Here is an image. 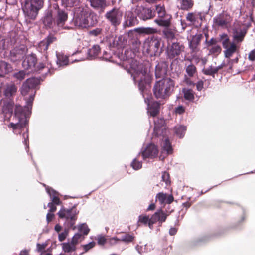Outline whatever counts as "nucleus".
I'll use <instances>...</instances> for the list:
<instances>
[{
  "label": "nucleus",
  "mask_w": 255,
  "mask_h": 255,
  "mask_svg": "<svg viewBox=\"0 0 255 255\" xmlns=\"http://www.w3.org/2000/svg\"><path fill=\"white\" fill-rule=\"evenodd\" d=\"M193 6L192 0H181L180 2V8L184 10H188Z\"/></svg>",
  "instance_id": "72a5a7b5"
},
{
  "label": "nucleus",
  "mask_w": 255,
  "mask_h": 255,
  "mask_svg": "<svg viewBox=\"0 0 255 255\" xmlns=\"http://www.w3.org/2000/svg\"><path fill=\"white\" fill-rule=\"evenodd\" d=\"M105 17L112 25L116 26L120 23L122 17V13L118 9L114 8L107 12Z\"/></svg>",
  "instance_id": "2eb2a0df"
},
{
  "label": "nucleus",
  "mask_w": 255,
  "mask_h": 255,
  "mask_svg": "<svg viewBox=\"0 0 255 255\" xmlns=\"http://www.w3.org/2000/svg\"><path fill=\"white\" fill-rule=\"evenodd\" d=\"M174 81L169 78H163L156 82L153 87V94L157 99H165L174 90Z\"/></svg>",
  "instance_id": "20e7f679"
},
{
  "label": "nucleus",
  "mask_w": 255,
  "mask_h": 255,
  "mask_svg": "<svg viewBox=\"0 0 255 255\" xmlns=\"http://www.w3.org/2000/svg\"><path fill=\"white\" fill-rule=\"evenodd\" d=\"M161 146L162 154L168 155L172 153L173 149L171 144L167 138H165V139H162Z\"/></svg>",
  "instance_id": "393cba45"
},
{
  "label": "nucleus",
  "mask_w": 255,
  "mask_h": 255,
  "mask_svg": "<svg viewBox=\"0 0 255 255\" xmlns=\"http://www.w3.org/2000/svg\"><path fill=\"white\" fill-rule=\"evenodd\" d=\"M151 220V217L149 218L148 216L141 215L138 217V223H142L145 225L148 224V226L149 227ZM138 226H139V224H138Z\"/></svg>",
  "instance_id": "58836bf2"
},
{
  "label": "nucleus",
  "mask_w": 255,
  "mask_h": 255,
  "mask_svg": "<svg viewBox=\"0 0 255 255\" xmlns=\"http://www.w3.org/2000/svg\"><path fill=\"white\" fill-rule=\"evenodd\" d=\"M175 133L179 138H182L186 131V127L183 125H178L174 128Z\"/></svg>",
  "instance_id": "473e14b6"
},
{
  "label": "nucleus",
  "mask_w": 255,
  "mask_h": 255,
  "mask_svg": "<svg viewBox=\"0 0 255 255\" xmlns=\"http://www.w3.org/2000/svg\"><path fill=\"white\" fill-rule=\"evenodd\" d=\"M185 107L181 105L177 106L174 110L175 114L179 115L183 114L185 112Z\"/></svg>",
  "instance_id": "3c124183"
},
{
  "label": "nucleus",
  "mask_w": 255,
  "mask_h": 255,
  "mask_svg": "<svg viewBox=\"0 0 255 255\" xmlns=\"http://www.w3.org/2000/svg\"><path fill=\"white\" fill-rule=\"evenodd\" d=\"M62 249L64 252L70 253L76 249L75 245L72 242L63 243L61 244Z\"/></svg>",
  "instance_id": "f704fd0d"
},
{
  "label": "nucleus",
  "mask_w": 255,
  "mask_h": 255,
  "mask_svg": "<svg viewBox=\"0 0 255 255\" xmlns=\"http://www.w3.org/2000/svg\"><path fill=\"white\" fill-rule=\"evenodd\" d=\"M78 212L76 209L72 208L69 209H61L58 213L60 218H65L66 221L69 224L70 227H72L77 220V214Z\"/></svg>",
  "instance_id": "9d476101"
},
{
  "label": "nucleus",
  "mask_w": 255,
  "mask_h": 255,
  "mask_svg": "<svg viewBox=\"0 0 255 255\" xmlns=\"http://www.w3.org/2000/svg\"><path fill=\"white\" fill-rule=\"evenodd\" d=\"M138 16L143 20L152 18L155 16V12L151 8L138 7L135 11Z\"/></svg>",
  "instance_id": "dca6fc26"
},
{
  "label": "nucleus",
  "mask_w": 255,
  "mask_h": 255,
  "mask_svg": "<svg viewBox=\"0 0 255 255\" xmlns=\"http://www.w3.org/2000/svg\"><path fill=\"white\" fill-rule=\"evenodd\" d=\"M146 245L143 246L137 245L135 247L136 251L140 254H142L144 253H145L147 250L146 249Z\"/></svg>",
  "instance_id": "603ef678"
},
{
  "label": "nucleus",
  "mask_w": 255,
  "mask_h": 255,
  "mask_svg": "<svg viewBox=\"0 0 255 255\" xmlns=\"http://www.w3.org/2000/svg\"><path fill=\"white\" fill-rule=\"evenodd\" d=\"M56 57L57 59V64L59 67L66 66L68 64V59L66 55L57 52Z\"/></svg>",
  "instance_id": "c85d7f7f"
},
{
  "label": "nucleus",
  "mask_w": 255,
  "mask_h": 255,
  "mask_svg": "<svg viewBox=\"0 0 255 255\" xmlns=\"http://www.w3.org/2000/svg\"><path fill=\"white\" fill-rule=\"evenodd\" d=\"M184 82L188 86H194L195 85L194 83L186 75H185Z\"/></svg>",
  "instance_id": "bf43d9fd"
},
{
  "label": "nucleus",
  "mask_w": 255,
  "mask_h": 255,
  "mask_svg": "<svg viewBox=\"0 0 255 255\" xmlns=\"http://www.w3.org/2000/svg\"><path fill=\"white\" fill-rule=\"evenodd\" d=\"M217 40L215 39L212 38L207 42V45L208 47H211L214 45H217Z\"/></svg>",
  "instance_id": "69168bd1"
},
{
  "label": "nucleus",
  "mask_w": 255,
  "mask_h": 255,
  "mask_svg": "<svg viewBox=\"0 0 255 255\" xmlns=\"http://www.w3.org/2000/svg\"><path fill=\"white\" fill-rule=\"evenodd\" d=\"M184 46L178 42H174L169 45L167 49V56L170 59L175 58L180 55L184 51Z\"/></svg>",
  "instance_id": "ddd939ff"
},
{
  "label": "nucleus",
  "mask_w": 255,
  "mask_h": 255,
  "mask_svg": "<svg viewBox=\"0 0 255 255\" xmlns=\"http://www.w3.org/2000/svg\"><path fill=\"white\" fill-rule=\"evenodd\" d=\"M134 239V236L128 233H125L121 235L119 238L120 241H122L126 244H128L133 241Z\"/></svg>",
  "instance_id": "e433bc0d"
},
{
  "label": "nucleus",
  "mask_w": 255,
  "mask_h": 255,
  "mask_svg": "<svg viewBox=\"0 0 255 255\" xmlns=\"http://www.w3.org/2000/svg\"><path fill=\"white\" fill-rule=\"evenodd\" d=\"M90 3L91 6L95 9L102 11L107 6L106 0H92Z\"/></svg>",
  "instance_id": "a878e982"
},
{
  "label": "nucleus",
  "mask_w": 255,
  "mask_h": 255,
  "mask_svg": "<svg viewBox=\"0 0 255 255\" xmlns=\"http://www.w3.org/2000/svg\"><path fill=\"white\" fill-rule=\"evenodd\" d=\"M216 23L220 26H224L226 25V21L221 17H218L216 19Z\"/></svg>",
  "instance_id": "4d7b16f0"
},
{
  "label": "nucleus",
  "mask_w": 255,
  "mask_h": 255,
  "mask_svg": "<svg viewBox=\"0 0 255 255\" xmlns=\"http://www.w3.org/2000/svg\"><path fill=\"white\" fill-rule=\"evenodd\" d=\"M124 38L122 36L112 38L111 40H109V45L111 47L123 46L124 44L122 40Z\"/></svg>",
  "instance_id": "c756f323"
},
{
  "label": "nucleus",
  "mask_w": 255,
  "mask_h": 255,
  "mask_svg": "<svg viewBox=\"0 0 255 255\" xmlns=\"http://www.w3.org/2000/svg\"><path fill=\"white\" fill-rule=\"evenodd\" d=\"M156 200L158 201L160 204H170L174 199L172 195H167L163 192H160L156 195Z\"/></svg>",
  "instance_id": "b1692460"
},
{
  "label": "nucleus",
  "mask_w": 255,
  "mask_h": 255,
  "mask_svg": "<svg viewBox=\"0 0 255 255\" xmlns=\"http://www.w3.org/2000/svg\"><path fill=\"white\" fill-rule=\"evenodd\" d=\"M168 215V214L164 212L162 210H160L156 212L151 216V220L150 221L149 228L150 229H152L153 228V224L157 221L161 224L165 222Z\"/></svg>",
  "instance_id": "6ab92c4d"
},
{
  "label": "nucleus",
  "mask_w": 255,
  "mask_h": 255,
  "mask_svg": "<svg viewBox=\"0 0 255 255\" xmlns=\"http://www.w3.org/2000/svg\"><path fill=\"white\" fill-rule=\"evenodd\" d=\"M165 121L163 119H158L154 121V134L157 136L163 135L165 129Z\"/></svg>",
  "instance_id": "4be33fe9"
},
{
  "label": "nucleus",
  "mask_w": 255,
  "mask_h": 255,
  "mask_svg": "<svg viewBox=\"0 0 255 255\" xmlns=\"http://www.w3.org/2000/svg\"><path fill=\"white\" fill-rule=\"evenodd\" d=\"M156 11L158 14L159 19H156L154 20L158 25L161 27H168L170 25V20L169 19L165 18L166 12L163 5L161 4L156 5Z\"/></svg>",
  "instance_id": "f8f14e48"
},
{
  "label": "nucleus",
  "mask_w": 255,
  "mask_h": 255,
  "mask_svg": "<svg viewBox=\"0 0 255 255\" xmlns=\"http://www.w3.org/2000/svg\"><path fill=\"white\" fill-rule=\"evenodd\" d=\"M244 35L243 34H236L234 36V38L238 42H241L243 40Z\"/></svg>",
  "instance_id": "338daca9"
},
{
  "label": "nucleus",
  "mask_w": 255,
  "mask_h": 255,
  "mask_svg": "<svg viewBox=\"0 0 255 255\" xmlns=\"http://www.w3.org/2000/svg\"><path fill=\"white\" fill-rule=\"evenodd\" d=\"M187 21L191 22H194L196 21V16L193 13H189L186 16Z\"/></svg>",
  "instance_id": "864d4df0"
},
{
  "label": "nucleus",
  "mask_w": 255,
  "mask_h": 255,
  "mask_svg": "<svg viewBox=\"0 0 255 255\" xmlns=\"http://www.w3.org/2000/svg\"><path fill=\"white\" fill-rule=\"evenodd\" d=\"M249 59L251 61H254L255 60V50H252L249 54L248 55Z\"/></svg>",
  "instance_id": "052dcab7"
},
{
  "label": "nucleus",
  "mask_w": 255,
  "mask_h": 255,
  "mask_svg": "<svg viewBox=\"0 0 255 255\" xmlns=\"http://www.w3.org/2000/svg\"><path fill=\"white\" fill-rule=\"evenodd\" d=\"M101 52V48L98 45H94L90 48L88 52V59H93L97 58Z\"/></svg>",
  "instance_id": "bb28decb"
},
{
  "label": "nucleus",
  "mask_w": 255,
  "mask_h": 255,
  "mask_svg": "<svg viewBox=\"0 0 255 255\" xmlns=\"http://www.w3.org/2000/svg\"><path fill=\"white\" fill-rule=\"evenodd\" d=\"M26 51L24 47L15 48L10 51L9 58L13 62L20 61L25 56Z\"/></svg>",
  "instance_id": "f3484780"
},
{
  "label": "nucleus",
  "mask_w": 255,
  "mask_h": 255,
  "mask_svg": "<svg viewBox=\"0 0 255 255\" xmlns=\"http://www.w3.org/2000/svg\"><path fill=\"white\" fill-rule=\"evenodd\" d=\"M95 245V243L94 242H91L87 244L83 245V247L85 252H87L89 250L94 247Z\"/></svg>",
  "instance_id": "6e6d98bb"
},
{
  "label": "nucleus",
  "mask_w": 255,
  "mask_h": 255,
  "mask_svg": "<svg viewBox=\"0 0 255 255\" xmlns=\"http://www.w3.org/2000/svg\"><path fill=\"white\" fill-rule=\"evenodd\" d=\"M56 38L52 35H49L42 41H40L37 48V50L43 54V62L44 63H40L38 65L39 69H43L45 67L46 61H47V50L50 44L55 41Z\"/></svg>",
  "instance_id": "0eeeda50"
},
{
  "label": "nucleus",
  "mask_w": 255,
  "mask_h": 255,
  "mask_svg": "<svg viewBox=\"0 0 255 255\" xmlns=\"http://www.w3.org/2000/svg\"><path fill=\"white\" fill-rule=\"evenodd\" d=\"M128 65H127L128 72L131 74L134 83L138 82V88L148 105L147 112L152 117L156 116L159 112L160 104L153 102L149 104L150 99V83L151 77L148 67L132 58L127 59Z\"/></svg>",
  "instance_id": "f03ea898"
},
{
  "label": "nucleus",
  "mask_w": 255,
  "mask_h": 255,
  "mask_svg": "<svg viewBox=\"0 0 255 255\" xmlns=\"http://www.w3.org/2000/svg\"><path fill=\"white\" fill-rule=\"evenodd\" d=\"M166 72L165 64L163 63H159L156 65L155 67V74L157 78H161L164 76L166 74Z\"/></svg>",
  "instance_id": "cd10ccee"
},
{
  "label": "nucleus",
  "mask_w": 255,
  "mask_h": 255,
  "mask_svg": "<svg viewBox=\"0 0 255 255\" xmlns=\"http://www.w3.org/2000/svg\"><path fill=\"white\" fill-rule=\"evenodd\" d=\"M68 235V231L66 230H65L63 232L60 233L58 236V239L60 241H64Z\"/></svg>",
  "instance_id": "5fc2aeb1"
},
{
  "label": "nucleus",
  "mask_w": 255,
  "mask_h": 255,
  "mask_svg": "<svg viewBox=\"0 0 255 255\" xmlns=\"http://www.w3.org/2000/svg\"><path fill=\"white\" fill-rule=\"evenodd\" d=\"M37 62V58L35 55L31 54L27 55L22 62L23 67L26 70L33 71Z\"/></svg>",
  "instance_id": "aec40b11"
},
{
  "label": "nucleus",
  "mask_w": 255,
  "mask_h": 255,
  "mask_svg": "<svg viewBox=\"0 0 255 255\" xmlns=\"http://www.w3.org/2000/svg\"><path fill=\"white\" fill-rule=\"evenodd\" d=\"M44 4V0H25L22 10L27 19L34 20Z\"/></svg>",
  "instance_id": "39448f33"
},
{
  "label": "nucleus",
  "mask_w": 255,
  "mask_h": 255,
  "mask_svg": "<svg viewBox=\"0 0 255 255\" xmlns=\"http://www.w3.org/2000/svg\"><path fill=\"white\" fill-rule=\"evenodd\" d=\"M158 149L157 147L153 144H148L142 147L139 155L141 154L143 159H154L157 157Z\"/></svg>",
  "instance_id": "9b49d317"
},
{
  "label": "nucleus",
  "mask_w": 255,
  "mask_h": 255,
  "mask_svg": "<svg viewBox=\"0 0 255 255\" xmlns=\"http://www.w3.org/2000/svg\"><path fill=\"white\" fill-rule=\"evenodd\" d=\"M200 41V38L198 36H194L192 37V39L189 42L190 48L192 51H196L197 46Z\"/></svg>",
  "instance_id": "c9c22d12"
},
{
  "label": "nucleus",
  "mask_w": 255,
  "mask_h": 255,
  "mask_svg": "<svg viewBox=\"0 0 255 255\" xmlns=\"http://www.w3.org/2000/svg\"><path fill=\"white\" fill-rule=\"evenodd\" d=\"M209 53L214 55L219 54L222 50L221 47L218 45H214L209 48Z\"/></svg>",
  "instance_id": "79ce46f5"
},
{
  "label": "nucleus",
  "mask_w": 255,
  "mask_h": 255,
  "mask_svg": "<svg viewBox=\"0 0 255 255\" xmlns=\"http://www.w3.org/2000/svg\"><path fill=\"white\" fill-rule=\"evenodd\" d=\"M186 72L189 77H193L197 72L196 68L193 64H191L186 67Z\"/></svg>",
  "instance_id": "a19ab883"
},
{
  "label": "nucleus",
  "mask_w": 255,
  "mask_h": 255,
  "mask_svg": "<svg viewBox=\"0 0 255 255\" xmlns=\"http://www.w3.org/2000/svg\"><path fill=\"white\" fill-rule=\"evenodd\" d=\"M160 40L154 37L146 39L143 44L144 52L150 56H155L160 53Z\"/></svg>",
  "instance_id": "423d86ee"
},
{
  "label": "nucleus",
  "mask_w": 255,
  "mask_h": 255,
  "mask_svg": "<svg viewBox=\"0 0 255 255\" xmlns=\"http://www.w3.org/2000/svg\"><path fill=\"white\" fill-rule=\"evenodd\" d=\"M5 40L0 38V50H4L5 48Z\"/></svg>",
  "instance_id": "774afa93"
},
{
  "label": "nucleus",
  "mask_w": 255,
  "mask_h": 255,
  "mask_svg": "<svg viewBox=\"0 0 255 255\" xmlns=\"http://www.w3.org/2000/svg\"><path fill=\"white\" fill-rule=\"evenodd\" d=\"M47 193L50 196L52 202H49L48 204V206L49 207V212L53 213L56 210V207L54 206L55 205H59L60 204V199L58 197L59 193L55 190L48 187L46 188Z\"/></svg>",
  "instance_id": "4468645a"
},
{
  "label": "nucleus",
  "mask_w": 255,
  "mask_h": 255,
  "mask_svg": "<svg viewBox=\"0 0 255 255\" xmlns=\"http://www.w3.org/2000/svg\"><path fill=\"white\" fill-rule=\"evenodd\" d=\"M203 72L205 75L213 76L216 73V70L214 67L210 66L209 67L203 70Z\"/></svg>",
  "instance_id": "de8ad7c7"
},
{
  "label": "nucleus",
  "mask_w": 255,
  "mask_h": 255,
  "mask_svg": "<svg viewBox=\"0 0 255 255\" xmlns=\"http://www.w3.org/2000/svg\"><path fill=\"white\" fill-rule=\"evenodd\" d=\"M47 244L45 243L43 244H37L36 245V250L39 252H42L46 247Z\"/></svg>",
  "instance_id": "13d9d810"
},
{
  "label": "nucleus",
  "mask_w": 255,
  "mask_h": 255,
  "mask_svg": "<svg viewBox=\"0 0 255 255\" xmlns=\"http://www.w3.org/2000/svg\"><path fill=\"white\" fill-rule=\"evenodd\" d=\"M83 238L81 233L79 232L75 234V235L72 238L71 242H72L75 246Z\"/></svg>",
  "instance_id": "c03bdc74"
},
{
  "label": "nucleus",
  "mask_w": 255,
  "mask_h": 255,
  "mask_svg": "<svg viewBox=\"0 0 255 255\" xmlns=\"http://www.w3.org/2000/svg\"><path fill=\"white\" fill-rule=\"evenodd\" d=\"M119 242H120L119 238H118L117 237H114L112 238H110L107 241V243L111 246H113L116 244H117L119 243Z\"/></svg>",
  "instance_id": "8fccbe9b"
},
{
  "label": "nucleus",
  "mask_w": 255,
  "mask_h": 255,
  "mask_svg": "<svg viewBox=\"0 0 255 255\" xmlns=\"http://www.w3.org/2000/svg\"><path fill=\"white\" fill-rule=\"evenodd\" d=\"M79 0H61L62 5L66 7H72L76 5Z\"/></svg>",
  "instance_id": "ea45409f"
},
{
  "label": "nucleus",
  "mask_w": 255,
  "mask_h": 255,
  "mask_svg": "<svg viewBox=\"0 0 255 255\" xmlns=\"http://www.w3.org/2000/svg\"><path fill=\"white\" fill-rule=\"evenodd\" d=\"M204 82L203 81L200 80L197 82L196 84V89L198 91H201L203 88Z\"/></svg>",
  "instance_id": "680f3d73"
},
{
  "label": "nucleus",
  "mask_w": 255,
  "mask_h": 255,
  "mask_svg": "<svg viewBox=\"0 0 255 255\" xmlns=\"http://www.w3.org/2000/svg\"><path fill=\"white\" fill-rule=\"evenodd\" d=\"M182 91L185 100L189 101H193L194 100V92L192 89L183 88Z\"/></svg>",
  "instance_id": "7c9ffc66"
},
{
  "label": "nucleus",
  "mask_w": 255,
  "mask_h": 255,
  "mask_svg": "<svg viewBox=\"0 0 255 255\" xmlns=\"http://www.w3.org/2000/svg\"><path fill=\"white\" fill-rule=\"evenodd\" d=\"M137 31L140 34H150L156 32V30L151 27H141L137 29Z\"/></svg>",
  "instance_id": "4c0bfd02"
},
{
  "label": "nucleus",
  "mask_w": 255,
  "mask_h": 255,
  "mask_svg": "<svg viewBox=\"0 0 255 255\" xmlns=\"http://www.w3.org/2000/svg\"><path fill=\"white\" fill-rule=\"evenodd\" d=\"M78 229L79 232L81 233L82 236L87 235L90 231L87 225L85 223L79 225Z\"/></svg>",
  "instance_id": "37998d69"
},
{
  "label": "nucleus",
  "mask_w": 255,
  "mask_h": 255,
  "mask_svg": "<svg viewBox=\"0 0 255 255\" xmlns=\"http://www.w3.org/2000/svg\"><path fill=\"white\" fill-rule=\"evenodd\" d=\"M13 102L9 100L8 102H4L2 108V112L4 116L5 120H9L11 117L13 111Z\"/></svg>",
  "instance_id": "5701e85b"
},
{
  "label": "nucleus",
  "mask_w": 255,
  "mask_h": 255,
  "mask_svg": "<svg viewBox=\"0 0 255 255\" xmlns=\"http://www.w3.org/2000/svg\"><path fill=\"white\" fill-rule=\"evenodd\" d=\"M161 178V181L165 183V187H166L170 184V182L169 180V175L167 172H163Z\"/></svg>",
  "instance_id": "49530a36"
},
{
  "label": "nucleus",
  "mask_w": 255,
  "mask_h": 255,
  "mask_svg": "<svg viewBox=\"0 0 255 255\" xmlns=\"http://www.w3.org/2000/svg\"><path fill=\"white\" fill-rule=\"evenodd\" d=\"M220 41L223 48L225 49L224 51L225 57L230 59L237 50L236 44L231 42L228 36L226 34H222L220 35Z\"/></svg>",
  "instance_id": "1a4fd4ad"
},
{
  "label": "nucleus",
  "mask_w": 255,
  "mask_h": 255,
  "mask_svg": "<svg viewBox=\"0 0 255 255\" xmlns=\"http://www.w3.org/2000/svg\"><path fill=\"white\" fill-rule=\"evenodd\" d=\"M52 11L53 9L52 6H51L44 17L43 22L44 25L47 28H54L56 29L57 27L56 25L55 24V18Z\"/></svg>",
  "instance_id": "a211bd4d"
},
{
  "label": "nucleus",
  "mask_w": 255,
  "mask_h": 255,
  "mask_svg": "<svg viewBox=\"0 0 255 255\" xmlns=\"http://www.w3.org/2000/svg\"><path fill=\"white\" fill-rule=\"evenodd\" d=\"M25 72L23 70L20 71L14 74V77L20 81L23 80L25 78Z\"/></svg>",
  "instance_id": "09e8293b"
},
{
  "label": "nucleus",
  "mask_w": 255,
  "mask_h": 255,
  "mask_svg": "<svg viewBox=\"0 0 255 255\" xmlns=\"http://www.w3.org/2000/svg\"><path fill=\"white\" fill-rule=\"evenodd\" d=\"M73 13L72 23L77 27L87 28L94 26L97 22V15L86 8H75Z\"/></svg>",
  "instance_id": "7ed1b4c3"
},
{
  "label": "nucleus",
  "mask_w": 255,
  "mask_h": 255,
  "mask_svg": "<svg viewBox=\"0 0 255 255\" xmlns=\"http://www.w3.org/2000/svg\"><path fill=\"white\" fill-rule=\"evenodd\" d=\"M10 70V65L3 61H0V77L3 76Z\"/></svg>",
  "instance_id": "2f4dec72"
},
{
  "label": "nucleus",
  "mask_w": 255,
  "mask_h": 255,
  "mask_svg": "<svg viewBox=\"0 0 255 255\" xmlns=\"http://www.w3.org/2000/svg\"><path fill=\"white\" fill-rule=\"evenodd\" d=\"M17 88L13 83H8L3 87V94L6 98L11 100L16 94Z\"/></svg>",
  "instance_id": "412c9836"
},
{
  "label": "nucleus",
  "mask_w": 255,
  "mask_h": 255,
  "mask_svg": "<svg viewBox=\"0 0 255 255\" xmlns=\"http://www.w3.org/2000/svg\"><path fill=\"white\" fill-rule=\"evenodd\" d=\"M54 17L55 18V24L57 29L64 28V25L68 19V14L64 10L59 8L57 4H54L52 6Z\"/></svg>",
  "instance_id": "6e6552de"
},
{
  "label": "nucleus",
  "mask_w": 255,
  "mask_h": 255,
  "mask_svg": "<svg viewBox=\"0 0 255 255\" xmlns=\"http://www.w3.org/2000/svg\"><path fill=\"white\" fill-rule=\"evenodd\" d=\"M142 166V162L137 160L136 158L134 159L131 163V166L135 170L141 169Z\"/></svg>",
  "instance_id": "a18cd8bd"
},
{
  "label": "nucleus",
  "mask_w": 255,
  "mask_h": 255,
  "mask_svg": "<svg viewBox=\"0 0 255 255\" xmlns=\"http://www.w3.org/2000/svg\"><path fill=\"white\" fill-rule=\"evenodd\" d=\"M39 80L35 78L27 79L23 84L21 88V93L23 96L29 94V98L26 100L27 105L24 107L16 105L15 108L14 115L12 118V122L8 127L11 128L15 134L22 133L23 142L28 147L27 140L28 139V129L26 128L27 117L31 113V109L34 97L35 94V87L38 85Z\"/></svg>",
  "instance_id": "f257e3e1"
},
{
  "label": "nucleus",
  "mask_w": 255,
  "mask_h": 255,
  "mask_svg": "<svg viewBox=\"0 0 255 255\" xmlns=\"http://www.w3.org/2000/svg\"><path fill=\"white\" fill-rule=\"evenodd\" d=\"M106 242V239L103 236H99L98 238V243L100 245H103Z\"/></svg>",
  "instance_id": "e2e57ef3"
},
{
  "label": "nucleus",
  "mask_w": 255,
  "mask_h": 255,
  "mask_svg": "<svg viewBox=\"0 0 255 255\" xmlns=\"http://www.w3.org/2000/svg\"><path fill=\"white\" fill-rule=\"evenodd\" d=\"M101 32V29L100 28H96L90 32V33L94 36H97Z\"/></svg>",
  "instance_id": "0e129e2a"
}]
</instances>
